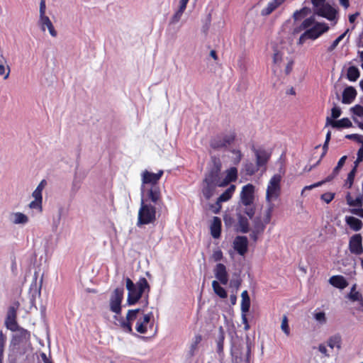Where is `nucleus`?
<instances>
[{"instance_id":"nucleus-1","label":"nucleus","mask_w":363,"mask_h":363,"mask_svg":"<svg viewBox=\"0 0 363 363\" xmlns=\"http://www.w3.org/2000/svg\"><path fill=\"white\" fill-rule=\"evenodd\" d=\"M125 286L128 291L127 303L129 306L135 304L145 291H150V285L144 277L140 278L135 284L130 278H126Z\"/></svg>"},{"instance_id":"nucleus-2","label":"nucleus","mask_w":363,"mask_h":363,"mask_svg":"<svg viewBox=\"0 0 363 363\" xmlns=\"http://www.w3.org/2000/svg\"><path fill=\"white\" fill-rule=\"evenodd\" d=\"M281 182V176L279 174H276L272 177L267 184L266 200L269 203V207L267 211L266 218L264 219L265 224L269 223L271 219V214L273 208L272 202L277 200L280 196Z\"/></svg>"},{"instance_id":"nucleus-3","label":"nucleus","mask_w":363,"mask_h":363,"mask_svg":"<svg viewBox=\"0 0 363 363\" xmlns=\"http://www.w3.org/2000/svg\"><path fill=\"white\" fill-rule=\"evenodd\" d=\"M157 219V211L155 206H152L147 199L142 196L140 207L138 211L137 226L153 223Z\"/></svg>"},{"instance_id":"nucleus-4","label":"nucleus","mask_w":363,"mask_h":363,"mask_svg":"<svg viewBox=\"0 0 363 363\" xmlns=\"http://www.w3.org/2000/svg\"><path fill=\"white\" fill-rule=\"evenodd\" d=\"M329 29L328 26L325 23H315L311 28L305 30L298 39V43L303 45L306 40H315L322 34L327 32Z\"/></svg>"},{"instance_id":"nucleus-5","label":"nucleus","mask_w":363,"mask_h":363,"mask_svg":"<svg viewBox=\"0 0 363 363\" xmlns=\"http://www.w3.org/2000/svg\"><path fill=\"white\" fill-rule=\"evenodd\" d=\"M313 6L314 13L330 21L333 20L336 16V11L325 0H311Z\"/></svg>"},{"instance_id":"nucleus-6","label":"nucleus","mask_w":363,"mask_h":363,"mask_svg":"<svg viewBox=\"0 0 363 363\" xmlns=\"http://www.w3.org/2000/svg\"><path fill=\"white\" fill-rule=\"evenodd\" d=\"M235 139V133L234 132L218 135L211 138L210 146L214 150H219L232 144Z\"/></svg>"},{"instance_id":"nucleus-7","label":"nucleus","mask_w":363,"mask_h":363,"mask_svg":"<svg viewBox=\"0 0 363 363\" xmlns=\"http://www.w3.org/2000/svg\"><path fill=\"white\" fill-rule=\"evenodd\" d=\"M140 312V309L129 310L126 315V320L115 315V323L119 325L124 332L132 333V322L138 318V313Z\"/></svg>"},{"instance_id":"nucleus-8","label":"nucleus","mask_w":363,"mask_h":363,"mask_svg":"<svg viewBox=\"0 0 363 363\" xmlns=\"http://www.w3.org/2000/svg\"><path fill=\"white\" fill-rule=\"evenodd\" d=\"M251 343L249 337H247V347L245 351L240 349H235L232 352V363H251Z\"/></svg>"},{"instance_id":"nucleus-9","label":"nucleus","mask_w":363,"mask_h":363,"mask_svg":"<svg viewBox=\"0 0 363 363\" xmlns=\"http://www.w3.org/2000/svg\"><path fill=\"white\" fill-rule=\"evenodd\" d=\"M19 306L18 302H15L9 308L5 320L6 327L13 332L18 331L19 328L16 322L17 311Z\"/></svg>"},{"instance_id":"nucleus-10","label":"nucleus","mask_w":363,"mask_h":363,"mask_svg":"<svg viewBox=\"0 0 363 363\" xmlns=\"http://www.w3.org/2000/svg\"><path fill=\"white\" fill-rule=\"evenodd\" d=\"M163 170L158 171L157 173H152L147 170H144L141 173V193L143 196L145 192V185L150 184L151 186L157 185L159 180L163 175Z\"/></svg>"},{"instance_id":"nucleus-11","label":"nucleus","mask_w":363,"mask_h":363,"mask_svg":"<svg viewBox=\"0 0 363 363\" xmlns=\"http://www.w3.org/2000/svg\"><path fill=\"white\" fill-rule=\"evenodd\" d=\"M123 288L116 289L110 298V310L116 315L121 313V302L123 298Z\"/></svg>"},{"instance_id":"nucleus-12","label":"nucleus","mask_w":363,"mask_h":363,"mask_svg":"<svg viewBox=\"0 0 363 363\" xmlns=\"http://www.w3.org/2000/svg\"><path fill=\"white\" fill-rule=\"evenodd\" d=\"M153 314L152 312L144 314L143 316L138 315L137 323L135 325V330L140 334H145L147 332L148 328H152L153 323H151L150 319L152 318Z\"/></svg>"},{"instance_id":"nucleus-13","label":"nucleus","mask_w":363,"mask_h":363,"mask_svg":"<svg viewBox=\"0 0 363 363\" xmlns=\"http://www.w3.org/2000/svg\"><path fill=\"white\" fill-rule=\"evenodd\" d=\"M255 186L248 184L245 185L240 192V203L243 206L253 204Z\"/></svg>"},{"instance_id":"nucleus-14","label":"nucleus","mask_w":363,"mask_h":363,"mask_svg":"<svg viewBox=\"0 0 363 363\" xmlns=\"http://www.w3.org/2000/svg\"><path fill=\"white\" fill-rule=\"evenodd\" d=\"M349 249L351 253L357 255H359L363 252L362 236L360 234H355L350 238Z\"/></svg>"},{"instance_id":"nucleus-15","label":"nucleus","mask_w":363,"mask_h":363,"mask_svg":"<svg viewBox=\"0 0 363 363\" xmlns=\"http://www.w3.org/2000/svg\"><path fill=\"white\" fill-rule=\"evenodd\" d=\"M233 248L240 255H245L248 250V240L247 237L237 236L233 241Z\"/></svg>"},{"instance_id":"nucleus-16","label":"nucleus","mask_w":363,"mask_h":363,"mask_svg":"<svg viewBox=\"0 0 363 363\" xmlns=\"http://www.w3.org/2000/svg\"><path fill=\"white\" fill-rule=\"evenodd\" d=\"M147 196L148 199L155 205L162 203L161 193L160 187L157 185L151 186L150 189L147 190Z\"/></svg>"},{"instance_id":"nucleus-17","label":"nucleus","mask_w":363,"mask_h":363,"mask_svg":"<svg viewBox=\"0 0 363 363\" xmlns=\"http://www.w3.org/2000/svg\"><path fill=\"white\" fill-rule=\"evenodd\" d=\"M214 274L217 279L220 281L222 284H227L228 281V276L226 267L223 264H217L214 269Z\"/></svg>"},{"instance_id":"nucleus-18","label":"nucleus","mask_w":363,"mask_h":363,"mask_svg":"<svg viewBox=\"0 0 363 363\" xmlns=\"http://www.w3.org/2000/svg\"><path fill=\"white\" fill-rule=\"evenodd\" d=\"M10 220L13 225H25L30 221L28 216L22 212H13L10 214Z\"/></svg>"},{"instance_id":"nucleus-19","label":"nucleus","mask_w":363,"mask_h":363,"mask_svg":"<svg viewBox=\"0 0 363 363\" xmlns=\"http://www.w3.org/2000/svg\"><path fill=\"white\" fill-rule=\"evenodd\" d=\"M38 23L43 31H45V28H47L51 36L56 37L57 35V32L55 29V27L48 16H45L39 18Z\"/></svg>"},{"instance_id":"nucleus-20","label":"nucleus","mask_w":363,"mask_h":363,"mask_svg":"<svg viewBox=\"0 0 363 363\" xmlns=\"http://www.w3.org/2000/svg\"><path fill=\"white\" fill-rule=\"evenodd\" d=\"M238 179V169L236 167H230L225 171V177L220 182V186H225L229 183L236 181Z\"/></svg>"},{"instance_id":"nucleus-21","label":"nucleus","mask_w":363,"mask_h":363,"mask_svg":"<svg viewBox=\"0 0 363 363\" xmlns=\"http://www.w3.org/2000/svg\"><path fill=\"white\" fill-rule=\"evenodd\" d=\"M328 281L332 286L340 289H344L348 286L347 281L342 275L332 276Z\"/></svg>"},{"instance_id":"nucleus-22","label":"nucleus","mask_w":363,"mask_h":363,"mask_svg":"<svg viewBox=\"0 0 363 363\" xmlns=\"http://www.w3.org/2000/svg\"><path fill=\"white\" fill-rule=\"evenodd\" d=\"M357 96V91L352 86L345 88L342 93V102L345 104H351Z\"/></svg>"},{"instance_id":"nucleus-23","label":"nucleus","mask_w":363,"mask_h":363,"mask_svg":"<svg viewBox=\"0 0 363 363\" xmlns=\"http://www.w3.org/2000/svg\"><path fill=\"white\" fill-rule=\"evenodd\" d=\"M326 125H331L333 128H350L352 126V122L347 118H343L339 121H333L330 118L327 117Z\"/></svg>"},{"instance_id":"nucleus-24","label":"nucleus","mask_w":363,"mask_h":363,"mask_svg":"<svg viewBox=\"0 0 363 363\" xmlns=\"http://www.w3.org/2000/svg\"><path fill=\"white\" fill-rule=\"evenodd\" d=\"M219 171H220L219 167L216 171H211L210 173H208L205 177V179H203V181L206 183H209V184H213L216 186H220L221 181L220 180V177H219Z\"/></svg>"},{"instance_id":"nucleus-25","label":"nucleus","mask_w":363,"mask_h":363,"mask_svg":"<svg viewBox=\"0 0 363 363\" xmlns=\"http://www.w3.org/2000/svg\"><path fill=\"white\" fill-rule=\"evenodd\" d=\"M221 220L218 217H213L211 225V233L213 238H218L220 235Z\"/></svg>"},{"instance_id":"nucleus-26","label":"nucleus","mask_w":363,"mask_h":363,"mask_svg":"<svg viewBox=\"0 0 363 363\" xmlns=\"http://www.w3.org/2000/svg\"><path fill=\"white\" fill-rule=\"evenodd\" d=\"M241 313H247L250 308V298L248 295L247 291L245 290L241 294Z\"/></svg>"},{"instance_id":"nucleus-27","label":"nucleus","mask_w":363,"mask_h":363,"mask_svg":"<svg viewBox=\"0 0 363 363\" xmlns=\"http://www.w3.org/2000/svg\"><path fill=\"white\" fill-rule=\"evenodd\" d=\"M328 346L331 349L336 347L340 350L342 347V337L340 334L337 333L330 336L327 341Z\"/></svg>"},{"instance_id":"nucleus-28","label":"nucleus","mask_w":363,"mask_h":363,"mask_svg":"<svg viewBox=\"0 0 363 363\" xmlns=\"http://www.w3.org/2000/svg\"><path fill=\"white\" fill-rule=\"evenodd\" d=\"M235 191V186L231 184L217 199V204L230 200Z\"/></svg>"},{"instance_id":"nucleus-29","label":"nucleus","mask_w":363,"mask_h":363,"mask_svg":"<svg viewBox=\"0 0 363 363\" xmlns=\"http://www.w3.org/2000/svg\"><path fill=\"white\" fill-rule=\"evenodd\" d=\"M345 222L354 231L359 230L362 227V222L353 216H346Z\"/></svg>"},{"instance_id":"nucleus-30","label":"nucleus","mask_w":363,"mask_h":363,"mask_svg":"<svg viewBox=\"0 0 363 363\" xmlns=\"http://www.w3.org/2000/svg\"><path fill=\"white\" fill-rule=\"evenodd\" d=\"M255 156L257 167L265 165L269 158V154L264 150H256Z\"/></svg>"},{"instance_id":"nucleus-31","label":"nucleus","mask_w":363,"mask_h":363,"mask_svg":"<svg viewBox=\"0 0 363 363\" xmlns=\"http://www.w3.org/2000/svg\"><path fill=\"white\" fill-rule=\"evenodd\" d=\"M281 3V0H272L269 2L267 6L261 11L262 16H268L272 13Z\"/></svg>"},{"instance_id":"nucleus-32","label":"nucleus","mask_w":363,"mask_h":363,"mask_svg":"<svg viewBox=\"0 0 363 363\" xmlns=\"http://www.w3.org/2000/svg\"><path fill=\"white\" fill-rule=\"evenodd\" d=\"M216 188V186L209 183H206L204 181H203L201 191L203 196L206 199H209L213 195Z\"/></svg>"},{"instance_id":"nucleus-33","label":"nucleus","mask_w":363,"mask_h":363,"mask_svg":"<svg viewBox=\"0 0 363 363\" xmlns=\"http://www.w3.org/2000/svg\"><path fill=\"white\" fill-rule=\"evenodd\" d=\"M347 203L350 206H355L358 207V208H362L363 206V193L356 199H353L350 194H348L346 196Z\"/></svg>"},{"instance_id":"nucleus-34","label":"nucleus","mask_w":363,"mask_h":363,"mask_svg":"<svg viewBox=\"0 0 363 363\" xmlns=\"http://www.w3.org/2000/svg\"><path fill=\"white\" fill-rule=\"evenodd\" d=\"M47 185V181L43 179L39 184L37 186L35 189L32 193V197L33 199H38L43 200V191Z\"/></svg>"},{"instance_id":"nucleus-35","label":"nucleus","mask_w":363,"mask_h":363,"mask_svg":"<svg viewBox=\"0 0 363 363\" xmlns=\"http://www.w3.org/2000/svg\"><path fill=\"white\" fill-rule=\"evenodd\" d=\"M202 337L201 335H196L194 336L192 342L190 345L188 354L190 357L195 355L196 351L197 350L199 344L201 342Z\"/></svg>"},{"instance_id":"nucleus-36","label":"nucleus","mask_w":363,"mask_h":363,"mask_svg":"<svg viewBox=\"0 0 363 363\" xmlns=\"http://www.w3.org/2000/svg\"><path fill=\"white\" fill-rule=\"evenodd\" d=\"M284 62V54L280 51H275L273 56V62L274 65V72H276Z\"/></svg>"},{"instance_id":"nucleus-37","label":"nucleus","mask_w":363,"mask_h":363,"mask_svg":"<svg viewBox=\"0 0 363 363\" xmlns=\"http://www.w3.org/2000/svg\"><path fill=\"white\" fill-rule=\"evenodd\" d=\"M315 23V22L314 18H313V17L308 18L302 22V23L301 24V26L298 28L294 29V33H298L302 30H306L309 29L310 28H311Z\"/></svg>"},{"instance_id":"nucleus-38","label":"nucleus","mask_w":363,"mask_h":363,"mask_svg":"<svg viewBox=\"0 0 363 363\" xmlns=\"http://www.w3.org/2000/svg\"><path fill=\"white\" fill-rule=\"evenodd\" d=\"M337 176V174H335V173H332L330 175L328 176L324 180H322L320 182H316L315 184H313L311 185H308V186H306L303 190H302V194L303 193V191L305 190H311L313 189V188H315V187H318V186H320L321 185H323V184L326 183V182H330L332 179H333L335 177Z\"/></svg>"},{"instance_id":"nucleus-39","label":"nucleus","mask_w":363,"mask_h":363,"mask_svg":"<svg viewBox=\"0 0 363 363\" xmlns=\"http://www.w3.org/2000/svg\"><path fill=\"white\" fill-rule=\"evenodd\" d=\"M225 340V333L222 326L219 328V333L217 339V352L221 354L223 352V344Z\"/></svg>"},{"instance_id":"nucleus-40","label":"nucleus","mask_w":363,"mask_h":363,"mask_svg":"<svg viewBox=\"0 0 363 363\" xmlns=\"http://www.w3.org/2000/svg\"><path fill=\"white\" fill-rule=\"evenodd\" d=\"M212 287L214 292L220 298H225L227 297L228 294L224 288L220 286L219 283L217 281H213Z\"/></svg>"},{"instance_id":"nucleus-41","label":"nucleus","mask_w":363,"mask_h":363,"mask_svg":"<svg viewBox=\"0 0 363 363\" xmlns=\"http://www.w3.org/2000/svg\"><path fill=\"white\" fill-rule=\"evenodd\" d=\"M347 79L351 82H355L359 77V71L357 67L351 66L347 69Z\"/></svg>"},{"instance_id":"nucleus-42","label":"nucleus","mask_w":363,"mask_h":363,"mask_svg":"<svg viewBox=\"0 0 363 363\" xmlns=\"http://www.w3.org/2000/svg\"><path fill=\"white\" fill-rule=\"evenodd\" d=\"M28 208L31 210H35L37 213H41L43 212V200L34 199L28 204Z\"/></svg>"},{"instance_id":"nucleus-43","label":"nucleus","mask_w":363,"mask_h":363,"mask_svg":"<svg viewBox=\"0 0 363 363\" xmlns=\"http://www.w3.org/2000/svg\"><path fill=\"white\" fill-rule=\"evenodd\" d=\"M238 225L240 232L246 233L249 231L248 220L240 214L238 215Z\"/></svg>"},{"instance_id":"nucleus-44","label":"nucleus","mask_w":363,"mask_h":363,"mask_svg":"<svg viewBox=\"0 0 363 363\" xmlns=\"http://www.w3.org/2000/svg\"><path fill=\"white\" fill-rule=\"evenodd\" d=\"M313 318L320 325H324L327 322L326 314L323 311H317L315 310L313 313Z\"/></svg>"},{"instance_id":"nucleus-45","label":"nucleus","mask_w":363,"mask_h":363,"mask_svg":"<svg viewBox=\"0 0 363 363\" xmlns=\"http://www.w3.org/2000/svg\"><path fill=\"white\" fill-rule=\"evenodd\" d=\"M311 13V9L308 7H303L300 10H297L294 13L293 17L295 21L299 20L308 15Z\"/></svg>"},{"instance_id":"nucleus-46","label":"nucleus","mask_w":363,"mask_h":363,"mask_svg":"<svg viewBox=\"0 0 363 363\" xmlns=\"http://www.w3.org/2000/svg\"><path fill=\"white\" fill-rule=\"evenodd\" d=\"M350 31V28H347L342 34H341L339 37H337L330 45V47L328 48V50L329 52L333 51L335 49V48L338 45L340 42L346 36V35Z\"/></svg>"},{"instance_id":"nucleus-47","label":"nucleus","mask_w":363,"mask_h":363,"mask_svg":"<svg viewBox=\"0 0 363 363\" xmlns=\"http://www.w3.org/2000/svg\"><path fill=\"white\" fill-rule=\"evenodd\" d=\"M265 228V224L262 223L259 218H256L254 220V230L262 233Z\"/></svg>"},{"instance_id":"nucleus-48","label":"nucleus","mask_w":363,"mask_h":363,"mask_svg":"<svg viewBox=\"0 0 363 363\" xmlns=\"http://www.w3.org/2000/svg\"><path fill=\"white\" fill-rule=\"evenodd\" d=\"M6 341V335L3 333L2 331H0V363H2Z\"/></svg>"},{"instance_id":"nucleus-49","label":"nucleus","mask_w":363,"mask_h":363,"mask_svg":"<svg viewBox=\"0 0 363 363\" xmlns=\"http://www.w3.org/2000/svg\"><path fill=\"white\" fill-rule=\"evenodd\" d=\"M11 72L10 66L7 64L6 65H0V76H2L4 79H7Z\"/></svg>"},{"instance_id":"nucleus-50","label":"nucleus","mask_w":363,"mask_h":363,"mask_svg":"<svg viewBox=\"0 0 363 363\" xmlns=\"http://www.w3.org/2000/svg\"><path fill=\"white\" fill-rule=\"evenodd\" d=\"M281 328L287 336L290 335V328L289 326L288 318L286 315H284L282 318Z\"/></svg>"},{"instance_id":"nucleus-51","label":"nucleus","mask_w":363,"mask_h":363,"mask_svg":"<svg viewBox=\"0 0 363 363\" xmlns=\"http://www.w3.org/2000/svg\"><path fill=\"white\" fill-rule=\"evenodd\" d=\"M361 296V294L358 291H355V285H354L351 289V291L348 295V298L350 300L355 301H358Z\"/></svg>"},{"instance_id":"nucleus-52","label":"nucleus","mask_w":363,"mask_h":363,"mask_svg":"<svg viewBox=\"0 0 363 363\" xmlns=\"http://www.w3.org/2000/svg\"><path fill=\"white\" fill-rule=\"evenodd\" d=\"M183 13H184V11L178 9L174 13V14L172 16V18L170 19V23L175 24V23H178L180 21Z\"/></svg>"},{"instance_id":"nucleus-53","label":"nucleus","mask_w":363,"mask_h":363,"mask_svg":"<svg viewBox=\"0 0 363 363\" xmlns=\"http://www.w3.org/2000/svg\"><path fill=\"white\" fill-rule=\"evenodd\" d=\"M258 170V167L255 166L252 163L245 164V171L248 175L254 174Z\"/></svg>"},{"instance_id":"nucleus-54","label":"nucleus","mask_w":363,"mask_h":363,"mask_svg":"<svg viewBox=\"0 0 363 363\" xmlns=\"http://www.w3.org/2000/svg\"><path fill=\"white\" fill-rule=\"evenodd\" d=\"M335 197L334 193L327 192L321 195V199L326 203H330Z\"/></svg>"},{"instance_id":"nucleus-55","label":"nucleus","mask_w":363,"mask_h":363,"mask_svg":"<svg viewBox=\"0 0 363 363\" xmlns=\"http://www.w3.org/2000/svg\"><path fill=\"white\" fill-rule=\"evenodd\" d=\"M231 152L235 155V157L233 158V162L235 164H238L242 160V155L239 150H232Z\"/></svg>"},{"instance_id":"nucleus-56","label":"nucleus","mask_w":363,"mask_h":363,"mask_svg":"<svg viewBox=\"0 0 363 363\" xmlns=\"http://www.w3.org/2000/svg\"><path fill=\"white\" fill-rule=\"evenodd\" d=\"M245 208L243 210L244 213L247 214L250 218L253 217L255 215V208L253 206V204L248 205V206H244Z\"/></svg>"},{"instance_id":"nucleus-57","label":"nucleus","mask_w":363,"mask_h":363,"mask_svg":"<svg viewBox=\"0 0 363 363\" xmlns=\"http://www.w3.org/2000/svg\"><path fill=\"white\" fill-rule=\"evenodd\" d=\"M351 111L354 115L358 116L359 117H363V106L360 105H356L354 107L351 108Z\"/></svg>"},{"instance_id":"nucleus-58","label":"nucleus","mask_w":363,"mask_h":363,"mask_svg":"<svg viewBox=\"0 0 363 363\" xmlns=\"http://www.w3.org/2000/svg\"><path fill=\"white\" fill-rule=\"evenodd\" d=\"M346 158H347L346 156H343L339 160L337 166L333 169V173H335V174H338L339 170L342 168V167L345 164Z\"/></svg>"},{"instance_id":"nucleus-59","label":"nucleus","mask_w":363,"mask_h":363,"mask_svg":"<svg viewBox=\"0 0 363 363\" xmlns=\"http://www.w3.org/2000/svg\"><path fill=\"white\" fill-rule=\"evenodd\" d=\"M212 257L214 261L218 262L222 259L223 258V252L220 250H216L213 251L212 255Z\"/></svg>"},{"instance_id":"nucleus-60","label":"nucleus","mask_w":363,"mask_h":363,"mask_svg":"<svg viewBox=\"0 0 363 363\" xmlns=\"http://www.w3.org/2000/svg\"><path fill=\"white\" fill-rule=\"evenodd\" d=\"M45 11H46L45 0H40V9H39V12H40L39 18L46 16Z\"/></svg>"},{"instance_id":"nucleus-61","label":"nucleus","mask_w":363,"mask_h":363,"mask_svg":"<svg viewBox=\"0 0 363 363\" xmlns=\"http://www.w3.org/2000/svg\"><path fill=\"white\" fill-rule=\"evenodd\" d=\"M286 66L285 68L286 74H289L293 68L294 61L291 59L286 58Z\"/></svg>"},{"instance_id":"nucleus-62","label":"nucleus","mask_w":363,"mask_h":363,"mask_svg":"<svg viewBox=\"0 0 363 363\" xmlns=\"http://www.w3.org/2000/svg\"><path fill=\"white\" fill-rule=\"evenodd\" d=\"M341 115V110L337 106H334L331 110V117L333 118H337Z\"/></svg>"},{"instance_id":"nucleus-63","label":"nucleus","mask_w":363,"mask_h":363,"mask_svg":"<svg viewBox=\"0 0 363 363\" xmlns=\"http://www.w3.org/2000/svg\"><path fill=\"white\" fill-rule=\"evenodd\" d=\"M363 160V147H361L357 152V157L354 164L356 166L358 165L359 162H361Z\"/></svg>"},{"instance_id":"nucleus-64","label":"nucleus","mask_w":363,"mask_h":363,"mask_svg":"<svg viewBox=\"0 0 363 363\" xmlns=\"http://www.w3.org/2000/svg\"><path fill=\"white\" fill-rule=\"evenodd\" d=\"M350 212L354 215L359 216L363 218V208H352L350 210Z\"/></svg>"}]
</instances>
